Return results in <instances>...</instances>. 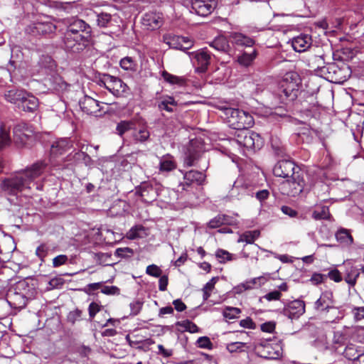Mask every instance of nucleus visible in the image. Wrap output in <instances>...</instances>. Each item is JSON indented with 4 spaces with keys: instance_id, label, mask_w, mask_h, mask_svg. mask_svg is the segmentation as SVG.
Returning a JSON list of instances; mask_svg holds the SVG:
<instances>
[{
    "instance_id": "obj_26",
    "label": "nucleus",
    "mask_w": 364,
    "mask_h": 364,
    "mask_svg": "<svg viewBox=\"0 0 364 364\" xmlns=\"http://www.w3.org/2000/svg\"><path fill=\"white\" fill-rule=\"evenodd\" d=\"M4 96L8 102L20 106V103L23 99V96H26V92L21 90L13 89L7 91Z\"/></svg>"
},
{
    "instance_id": "obj_40",
    "label": "nucleus",
    "mask_w": 364,
    "mask_h": 364,
    "mask_svg": "<svg viewBox=\"0 0 364 364\" xmlns=\"http://www.w3.org/2000/svg\"><path fill=\"white\" fill-rule=\"evenodd\" d=\"M162 77L165 81L171 85H183L186 82L185 78L168 73L166 71L162 73Z\"/></svg>"
},
{
    "instance_id": "obj_12",
    "label": "nucleus",
    "mask_w": 364,
    "mask_h": 364,
    "mask_svg": "<svg viewBox=\"0 0 364 364\" xmlns=\"http://www.w3.org/2000/svg\"><path fill=\"white\" fill-rule=\"evenodd\" d=\"M82 111L87 114H96L101 110L100 102L89 96H85L79 102Z\"/></svg>"
},
{
    "instance_id": "obj_5",
    "label": "nucleus",
    "mask_w": 364,
    "mask_h": 364,
    "mask_svg": "<svg viewBox=\"0 0 364 364\" xmlns=\"http://www.w3.org/2000/svg\"><path fill=\"white\" fill-rule=\"evenodd\" d=\"M235 141L247 149H259L263 145L260 135L248 129H240L236 135Z\"/></svg>"
},
{
    "instance_id": "obj_9",
    "label": "nucleus",
    "mask_w": 364,
    "mask_h": 364,
    "mask_svg": "<svg viewBox=\"0 0 364 364\" xmlns=\"http://www.w3.org/2000/svg\"><path fill=\"white\" fill-rule=\"evenodd\" d=\"M89 39L90 35H88V33L85 35L65 33L64 43L67 49L73 52H79L86 47Z\"/></svg>"
},
{
    "instance_id": "obj_4",
    "label": "nucleus",
    "mask_w": 364,
    "mask_h": 364,
    "mask_svg": "<svg viewBox=\"0 0 364 364\" xmlns=\"http://www.w3.org/2000/svg\"><path fill=\"white\" fill-rule=\"evenodd\" d=\"M297 77L296 73H287L283 81L281 82L277 92V95L282 102L287 100L292 101L297 97L298 84L296 82H289V80H294Z\"/></svg>"
},
{
    "instance_id": "obj_37",
    "label": "nucleus",
    "mask_w": 364,
    "mask_h": 364,
    "mask_svg": "<svg viewBox=\"0 0 364 364\" xmlns=\"http://www.w3.org/2000/svg\"><path fill=\"white\" fill-rule=\"evenodd\" d=\"M145 234L144 226L139 225L132 227L127 233V237L129 240H135L143 237Z\"/></svg>"
},
{
    "instance_id": "obj_58",
    "label": "nucleus",
    "mask_w": 364,
    "mask_h": 364,
    "mask_svg": "<svg viewBox=\"0 0 364 364\" xmlns=\"http://www.w3.org/2000/svg\"><path fill=\"white\" fill-rule=\"evenodd\" d=\"M215 256L220 259V262H225V261H230L231 254L226 250L219 249L216 251Z\"/></svg>"
},
{
    "instance_id": "obj_3",
    "label": "nucleus",
    "mask_w": 364,
    "mask_h": 364,
    "mask_svg": "<svg viewBox=\"0 0 364 364\" xmlns=\"http://www.w3.org/2000/svg\"><path fill=\"white\" fill-rule=\"evenodd\" d=\"M314 309L321 313H330L333 317H328L327 322L334 323L343 317L340 309L333 306V295L330 291L323 292L314 303Z\"/></svg>"
},
{
    "instance_id": "obj_63",
    "label": "nucleus",
    "mask_w": 364,
    "mask_h": 364,
    "mask_svg": "<svg viewBox=\"0 0 364 364\" xmlns=\"http://www.w3.org/2000/svg\"><path fill=\"white\" fill-rule=\"evenodd\" d=\"M326 277H329L331 280L334 281L335 282H340L343 280V277L341 272L336 269L329 271L326 275Z\"/></svg>"
},
{
    "instance_id": "obj_6",
    "label": "nucleus",
    "mask_w": 364,
    "mask_h": 364,
    "mask_svg": "<svg viewBox=\"0 0 364 364\" xmlns=\"http://www.w3.org/2000/svg\"><path fill=\"white\" fill-rule=\"evenodd\" d=\"M14 141L19 147L31 146L34 141V133L31 127L26 123H19L14 129Z\"/></svg>"
},
{
    "instance_id": "obj_54",
    "label": "nucleus",
    "mask_w": 364,
    "mask_h": 364,
    "mask_svg": "<svg viewBox=\"0 0 364 364\" xmlns=\"http://www.w3.org/2000/svg\"><path fill=\"white\" fill-rule=\"evenodd\" d=\"M199 158V153L198 151H192L191 149L189 148L188 150L187 156L185 159V164L188 166H192L194 165V162Z\"/></svg>"
},
{
    "instance_id": "obj_19",
    "label": "nucleus",
    "mask_w": 364,
    "mask_h": 364,
    "mask_svg": "<svg viewBox=\"0 0 364 364\" xmlns=\"http://www.w3.org/2000/svg\"><path fill=\"white\" fill-rule=\"evenodd\" d=\"M344 267V280L350 287H353L356 284L357 279L359 277L360 271L350 263L345 264Z\"/></svg>"
},
{
    "instance_id": "obj_22",
    "label": "nucleus",
    "mask_w": 364,
    "mask_h": 364,
    "mask_svg": "<svg viewBox=\"0 0 364 364\" xmlns=\"http://www.w3.org/2000/svg\"><path fill=\"white\" fill-rule=\"evenodd\" d=\"M56 26L51 22H38L33 25V33L38 35H47L54 33Z\"/></svg>"
},
{
    "instance_id": "obj_24",
    "label": "nucleus",
    "mask_w": 364,
    "mask_h": 364,
    "mask_svg": "<svg viewBox=\"0 0 364 364\" xmlns=\"http://www.w3.org/2000/svg\"><path fill=\"white\" fill-rule=\"evenodd\" d=\"M38 106V99L26 92V96H23V99L21 100L19 107L24 111L33 112L37 109Z\"/></svg>"
},
{
    "instance_id": "obj_31",
    "label": "nucleus",
    "mask_w": 364,
    "mask_h": 364,
    "mask_svg": "<svg viewBox=\"0 0 364 364\" xmlns=\"http://www.w3.org/2000/svg\"><path fill=\"white\" fill-rule=\"evenodd\" d=\"M9 298L13 300L14 304L17 307H23L26 305V296L14 290H10L9 293Z\"/></svg>"
},
{
    "instance_id": "obj_11",
    "label": "nucleus",
    "mask_w": 364,
    "mask_h": 364,
    "mask_svg": "<svg viewBox=\"0 0 364 364\" xmlns=\"http://www.w3.org/2000/svg\"><path fill=\"white\" fill-rule=\"evenodd\" d=\"M194 60L196 65V71L204 73L207 70L210 63V53L206 48L198 50L194 55Z\"/></svg>"
},
{
    "instance_id": "obj_43",
    "label": "nucleus",
    "mask_w": 364,
    "mask_h": 364,
    "mask_svg": "<svg viewBox=\"0 0 364 364\" xmlns=\"http://www.w3.org/2000/svg\"><path fill=\"white\" fill-rule=\"evenodd\" d=\"M229 221V217L225 215H218L213 218L208 223V227L210 228H217L224 224H228Z\"/></svg>"
},
{
    "instance_id": "obj_36",
    "label": "nucleus",
    "mask_w": 364,
    "mask_h": 364,
    "mask_svg": "<svg viewBox=\"0 0 364 364\" xmlns=\"http://www.w3.org/2000/svg\"><path fill=\"white\" fill-rule=\"evenodd\" d=\"M10 143L9 129L2 124L0 125V150L9 146Z\"/></svg>"
},
{
    "instance_id": "obj_35",
    "label": "nucleus",
    "mask_w": 364,
    "mask_h": 364,
    "mask_svg": "<svg viewBox=\"0 0 364 364\" xmlns=\"http://www.w3.org/2000/svg\"><path fill=\"white\" fill-rule=\"evenodd\" d=\"M176 168L175 161L170 157H163L160 160L159 171L161 172H168Z\"/></svg>"
},
{
    "instance_id": "obj_38",
    "label": "nucleus",
    "mask_w": 364,
    "mask_h": 364,
    "mask_svg": "<svg viewBox=\"0 0 364 364\" xmlns=\"http://www.w3.org/2000/svg\"><path fill=\"white\" fill-rule=\"evenodd\" d=\"M331 214L327 206H319L312 213V218L315 220L329 219Z\"/></svg>"
},
{
    "instance_id": "obj_56",
    "label": "nucleus",
    "mask_w": 364,
    "mask_h": 364,
    "mask_svg": "<svg viewBox=\"0 0 364 364\" xmlns=\"http://www.w3.org/2000/svg\"><path fill=\"white\" fill-rule=\"evenodd\" d=\"M146 273L154 277H159L162 274V270L156 264L147 266Z\"/></svg>"
},
{
    "instance_id": "obj_60",
    "label": "nucleus",
    "mask_w": 364,
    "mask_h": 364,
    "mask_svg": "<svg viewBox=\"0 0 364 364\" xmlns=\"http://www.w3.org/2000/svg\"><path fill=\"white\" fill-rule=\"evenodd\" d=\"M68 260V257L65 255H60L53 259V267H58L65 264Z\"/></svg>"
},
{
    "instance_id": "obj_21",
    "label": "nucleus",
    "mask_w": 364,
    "mask_h": 364,
    "mask_svg": "<svg viewBox=\"0 0 364 364\" xmlns=\"http://www.w3.org/2000/svg\"><path fill=\"white\" fill-rule=\"evenodd\" d=\"M191 9L196 14L202 16H208L213 10V7L211 4L205 3L202 0L192 1Z\"/></svg>"
},
{
    "instance_id": "obj_2",
    "label": "nucleus",
    "mask_w": 364,
    "mask_h": 364,
    "mask_svg": "<svg viewBox=\"0 0 364 364\" xmlns=\"http://www.w3.org/2000/svg\"><path fill=\"white\" fill-rule=\"evenodd\" d=\"M223 111L229 126L232 129H245L254 124L252 116L245 111L232 107H225Z\"/></svg>"
},
{
    "instance_id": "obj_23",
    "label": "nucleus",
    "mask_w": 364,
    "mask_h": 364,
    "mask_svg": "<svg viewBox=\"0 0 364 364\" xmlns=\"http://www.w3.org/2000/svg\"><path fill=\"white\" fill-rule=\"evenodd\" d=\"M260 247L256 244L245 245L240 253L241 257L244 258H250L255 263L258 261V255Z\"/></svg>"
},
{
    "instance_id": "obj_30",
    "label": "nucleus",
    "mask_w": 364,
    "mask_h": 364,
    "mask_svg": "<svg viewBox=\"0 0 364 364\" xmlns=\"http://www.w3.org/2000/svg\"><path fill=\"white\" fill-rule=\"evenodd\" d=\"M50 86L57 91H64L68 89L69 85L58 75L52 76L49 79Z\"/></svg>"
},
{
    "instance_id": "obj_1",
    "label": "nucleus",
    "mask_w": 364,
    "mask_h": 364,
    "mask_svg": "<svg viewBox=\"0 0 364 364\" xmlns=\"http://www.w3.org/2000/svg\"><path fill=\"white\" fill-rule=\"evenodd\" d=\"M46 165L43 161H38L30 167L5 178L1 183L2 191L9 195L16 196L31 189V184L43 173Z\"/></svg>"
},
{
    "instance_id": "obj_59",
    "label": "nucleus",
    "mask_w": 364,
    "mask_h": 364,
    "mask_svg": "<svg viewBox=\"0 0 364 364\" xmlns=\"http://www.w3.org/2000/svg\"><path fill=\"white\" fill-rule=\"evenodd\" d=\"M82 314V311L77 309L70 311L68 316V321L74 323L75 321H80L81 319Z\"/></svg>"
},
{
    "instance_id": "obj_42",
    "label": "nucleus",
    "mask_w": 364,
    "mask_h": 364,
    "mask_svg": "<svg viewBox=\"0 0 364 364\" xmlns=\"http://www.w3.org/2000/svg\"><path fill=\"white\" fill-rule=\"evenodd\" d=\"M176 326L182 328L183 331H188L192 333L200 331L199 328L193 322L189 320L178 321L176 323Z\"/></svg>"
},
{
    "instance_id": "obj_32",
    "label": "nucleus",
    "mask_w": 364,
    "mask_h": 364,
    "mask_svg": "<svg viewBox=\"0 0 364 364\" xmlns=\"http://www.w3.org/2000/svg\"><path fill=\"white\" fill-rule=\"evenodd\" d=\"M114 90H113L112 94L115 97H124L129 92V87L121 79L118 77V80L116 81Z\"/></svg>"
},
{
    "instance_id": "obj_47",
    "label": "nucleus",
    "mask_w": 364,
    "mask_h": 364,
    "mask_svg": "<svg viewBox=\"0 0 364 364\" xmlns=\"http://www.w3.org/2000/svg\"><path fill=\"white\" fill-rule=\"evenodd\" d=\"M118 77L110 75L109 74L104 75V87L108 90L111 93L114 90V85Z\"/></svg>"
},
{
    "instance_id": "obj_34",
    "label": "nucleus",
    "mask_w": 364,
    "mask_h": 364,
    "mask_svg": "<svg viewBox=\"0 0 364 364\" xmlns=\"http://www.w3.org/2000/svg\"><path fill=\"white\" fill-rule=\"evenodd\" d=\"M257 55V52L253 50L252 53H243L237 58V62L240 65L244 67H248L252 65Z\"/></svg>"
},
{
    "instance_id": "obj_16",
    "label": "nucleus",
    "mask_w": 364,
    "mask_h": 364,
    "mask_svg": "<svg viewBox=\"0 0 364 364\" xmlns=\"http://www.w3.org/2000/svg\"><path fill=\"white\" fill-rule=\"evenodd\" d=\"M73 147L72 141L68 139H60L53 142L50 147V154L54 157L60 156Z\"/></svg>"
},
{
    "instance_id": "obj_53",
    "label": "nucleus",
    "mask_w": 364,
    "mask_h": 364,
    "mask_svg": "<svg viewBox=\"0 0 364 364\" xmlns=\"http://www.w3.org/2000/svg\"><path fill=\"white\" fill-rule=\"evenodd\" d=\"M241 311L235 307H227L223 311V316L225 318L233 319L237 318Z\"/></svg>"
},
{
    "instance_id": "obj_13",
    "label": "nucleus",
    "mask_w": 364,
    "mask_h": 364,
    "mask_svg": "<svg viewBox=\"0 0 364 364\" xmlns=\"http://www.w3.org/2000/svg\"><path fill=\"white\" fill-rule=\"evenodd\" d=\"M312 45V38L308 34H300L291 40V46L296 52L307 50Z\"/></svg>"
},
{
    "instance_id": "obj_49",
    "label": "nucleus",
    "mask_w": 364,
    "mask_h": 364,
    "mask_svg": "<svg viewBox=\"0 0 364 364\" xmlns=\"http://www.w3.org/2000/svg\"><path fill=\"white\" fill-rule=\"evenodd\" d=\"M218 280V277H213L208 283L205 284V285L203 288V299L205 300L208 299L210 297V292L214 289L215 284Z\"/></svg>"
},
{
    "instance_id": "obj_20",
    "label": "nucleus",
    "mask_w": 364,
    "mask_h": 364,
    "mask_svg": "<svg viewBox=\"0 0 364 364\" xmlns=\"http://www.w3.org/2000/svg\"><path fill=\"white\" fill-rule=\"evenodd\" d=\"M205 175L201 171L191 170L186 172L183 176V182L181 183L183 189H185V186H191L193 183L201 184L205 180Z\"/></svg>"
},
{
    "instance_id": "obj_57",
    "label": "nucleus",
    "mask_w": 364,
    "mask_h": 364,
    "mask_svg": "<svg viewBox=\"0 0 364 364\" xmlns=\"http://www.w3.org/2000/svg\"><path fill=\"white\" fill-rule=\"evenodd\" d=\"M48 253V247L46 244H41L36 248V255L41 262L44 261V258L47 256Z\"/></svg>"
},
{
    "instance_id": "obj_52",
    "label": "nucleus",
    "mask_w": 364,
    "mask_h": 364,
    "mask_svg": "<svg viewBox=\"0 0 364 364\" xmlns=\"http://www.w3.org/2000/svg\"><path fill=\"white\" fill-rule=\"evenodd\" d=\"M97 25L100 26V27H107L108 26V23L111 21L112 20V16L111 14H107V13H100L99 14H97Z\"/></svg>"
},
{
    "instance_id": "obj_44",
    "label": "nucleus",
    "mask_w": 364,
    "mask_h": 364,
    "mask_svg": "<svg viewBox=\"0 0 364 364\" xmlns=\"http://www.w3.org/2000/svg\"><path fill=\"white\" fill-rule=\"evenodd\" d=\"M265 282V279L263 277L253 278L250 280L246 281L242 284L245 289H251L261 287Z\"/></svg>"
},
{
    "instance_id": "obj_15",
    "label": "nucleus",
    "mask_w": 364,
    "mask_h": 364,
    "mask_svg": "<svg viewBox=\"0 0 364 364\" xmlns=\"http://www.w3.org/2000/svg\"><path fill=\"white\" fill-rule=\"evenodd\" d=\"M255 349L257 353L264 358L275 359L279 355V353L278 351H274L272 348V345L267 341L257 343Z\"/></svg>"
},
{
    "instance_id": "obj_48",
    "label": "nucleus",
    "mask_w": 364,
    "mask_h": 364,
    "mask_svg": "<svg viewBox=\"0 0 364 364\" xmlns=\"http://www.w3.org/2000/svg\"><path fill=\"white\" fill-rule=\"evenodd\" d=\"M120 66L125 70H134L136 67V63L134 59L131 57L127 56L120 60Z\"/></svg>"
},
{
    "instance_id": "obj_50",
    "label": "nucleus",
    "mask_w": 364,
    "mask_h": 364,
    "mask_svg": "<svg viewBox=\"0 0 364 364\" xmlns=\"http://www.w3.org/2000/svg\"><path fill=\"white\" fill-rule=\"evenodd\" d=\"M176 104L174 99L171 97H168L161 101L158 105V107L160 110H166L168 112H173V109L169 105H175Z\"/></svg>"
},
{
    "instance_id": "obj_39",
    "label": "nucleus",
    "mask_w": 364,
    "mask_h": 364,
    "mask_svg": "<svg viewBox=\"0 0 364 364\" xmlns=\"http://www.w3.org/2000/svg\"><path fill=\"white\" fill-rule=\"evenodd\" d=\"M183 39L182 36H173L168 37H166V43L171 48H173L176 50H181L183 48Z\"/></svg>"
},
{
    "instance_id": "obj_41",
    "label": "nucleus",
    "mask_w": 364,
    "mask_h": 364,
    "mask_svg": "<svg viewBox=\"0 0 364 364\" xmlns=\"http://www.w3.org/2000/svg\"><path fill=\"white\" fill-rule=\"evenodd\" d=\"M337 241L342 244L350 245L353 239L351 235L346 230H340L336 233Z\"/></svg>"
},
{
    "instance_id": "obj_27",
    "label": "nucleus",
    "mask_w": 364,
    "mask_h": 364,
    "mask_svg": "<svg viewBox=\"0 0 364 364\" xmlns=\"http://www.w3.org/2000/svg\"><path fill=\"white\" fill-rule=\"evenodd\" d=\"M259 235L260 232L257 230L246 231L240 235L237 242H245L247 245L255 244V241L259 238Z\"/></svg>"
},
{
    "instance_id": "obj_8",
    "label": "nucleus",
    "mask_w": 364,
    "mask_h": 364,
    "mask_svg": "<svg viewBox=\"0 0 364 364\" xmlns=\"http://www.w3.org/2000/svg\"><path fill=\"white\" fill-rule=\"evenodd\" d=\"M301 173L299 167L290 160L278 161L273 168V173L276 177L289 178Z\"/></svg>"
},
{
    "instance_id": "obj_7",
    "label": "nucleus",
    "mask_w": 364,
    "mask_h": 364,
    "mask_svg": "<svg viewBox=\"0 0 364 364\" xmlns=\"http://www.w3.org/2000/svg\"><path fill=\"white\" fill-rule=\"evenodd\" d=\"M304 185V178L301 176V173H300L282 182L280 186V190L283 195L295 197L303 191Z\"/></svg>"
},
{
    "instance_id": "obj_46",
    "label": "nucleus",
    "mask_w": 364,
    "mask_h": 364,
    "mask_svg": "<svg viewBox=\"0 0 364 364\" xmlns=\"http://www.w3.org/2000/svg\"><path fill=\"white\" fill-rule=\"evenodd\" d=\"M14 291L21 293L27 296L30 291V287L26 280H21L18 282L14 287Z\"/></svg>"
},
{
    "instance_id": "obj_62",
    "label": "nucleus",
    "mask_w": 364,
    "mask_h": 364,
    "mask_svg": "<svg viewBox=\"0 0 364 364\" xmlns=\"http://www.w3.org/2000/svg\"><path fill=\"white\" fill-rule=\"evenodd\" d=\"M49 289H59L64 284V279L61 277H54L49 282Z\"/></svg>"
},
{
    "instance_id": "obj_33",
    "label": "nucleus",
    "mask_w": 364,
    "mask_h": 364,
    "mask_svg": "<svg viewBox=\"0 0 364 364\" xmlns=\"http://www.w3.org/2000/svg\"><path fill=\"white\" fill-rule=\"evenodd\" d=\"M291 117L288 112L282 107L277 108L269 116L270 120L290 121Z\"/></svg>"
},
{
    "instance_id": "obj_17",
    "label": "nucleus",
    "mask_w": 364,
    "mask_h": 364,
    "mask_svg": "<svg viewBox=\"0 0 364 364\" xmlns=\"http://www.w3.org/2000/svg\"><path fill=\"white\" fill-rule=\"evenodd\" d=\"M137 193H139L142 200L145 203H151L156 199L157 191L151 184L143 183L140 185Z\"/></svg>"
},
{
    "instance_id": "obj_45",
    "label": "nucleus",
    "mask_w": 364,
    "mask_h": 364,
    "mask_svg": "<svg viewBox=\"0 0 364 364\" xmlns=\"http://www.w3.org/2000/svg\"><path fill=\"white\" fill-rule=\"evenodd\" d=\"M134 125L132 121H122L117 125V132L119 136H122L125 132L131 130Z\"/></svg>"
},
{
    "instance_id": "obj_10",
    "label": "nucleus",
    "mask_w": 364,
    "mask_h": 364,
    "mask_svg": "<svg viewBox=\"0 0 364 364\" xmlns=\"http://www.w3.org/2000/svg\"><path fill=\"white\" fill-rule=\"evenodd\" d=\"M305 312V304L301 300H294L283 309V314L291 319H296Z\"/></svg>"
},
{
    "instance_id": "obj_64",
    "label": "nucleus",
    "mask_w": 364,
    "mask_h": 364,
    "mask_svg": "<svg viewBox=\"0 0 364 364\" xmlns=\"http://www.w3.org/2000/svg\"><path fill=\"white\" fill-rule=\"evenodd\" d=\"M40 63L45 68H53L55 66V63L53 59L48 55H43L40 60Z\"/></svg>"
},
{
    "instance_id": "obj_55",
    "label": "nucleus",
    "mask_w": 364,
    "mask_h": 364,
    "mask_svg": "<svg viewBox=\"0 0 364 364\" xmlns=\"http://www.w3.org/2000/svg\"><path fill=\"white\" fill-rule=\"evenodd\" d=\"M196 343L198 345V347L200 348H205V349H212L213 348V343L210 341V338L207 336H201L198 338Z\"/></svg>"
},
{
    "instance_id": "obj_14",
    "label": "nucleus",
    "mask_w": 364,
    "mask_h": 364,
    "mask_svg": "<svg viewBox=\"0 0 364 364\" xmlns=\"http://www.w3.org/2000/svg\"><path fill=\"white\" fill-rule=\"evenodd\" d=\"M142 23L148 29L159 28L163 24L162 14L156 12H149L144 14Z\"/></svg>"
},
{
    "instance_id": "obj_61",
    "label": "nucleus",
    "mask_w": 364,
    "mask_h": 364,
    "mask_svg": "<svg viewBox=\"0 0 364 364\" xmlns=\"http://www.w3.org/2000/svg\"><path fill=\"white\" fill-rule=\"evenodd\" d=\"M326 70L329 74H333L331 76L332 80L334 78L335 80H338V73L341 71L339 68L336 63H331L328 65Z\"/></svg>"
},
{
    "instance_id": "obj_28",
    "label": "nucleus",
    "mask_w": 364,
    "mask_h": 364,
    "mask_svg": "<svg viewBox=\"0 0 364 364\" xmlns=\"http://www.w3.org/2000/svg\"><path fill=\"white\" fill-rule=\"evenodd\" d=\"M232 42L238 46L251 47L254 45L253 39L240 33H235L231 36Z\"/></svg>"
},
{
    "instance_id": "obj_51",
    "label": "nucleus",
    "mask_w": 364,
    "mask_h": 364,
    "mask_svg": "<svg viewBox=\"0 0 364 364\" xmlns=\"http://www.w3.org/2000/svg\"><path fill=\"white\" fill-rule=\"evenodd\" d=\"M247 347V343L243 342H232L228 343L226 346V349L231 353L236 352H242L244 348Z\"/></svg>"
},
{
    "instance_id": "obj_29",
    "label": "nucleus",
    "mask_w": 364,
    "mask_h": 364,
    "mask_svg": "<svg viewBox=\"0 0 364 364\" xmlns=\"http://www.w3.org/2000/svg\"><path fill=\"white\" fill-rule=\"evenodd\" d=\"M132 137L136 143H144L149 140L150 132L147 128L141 127L133 131Z\"/></svg>"
},
{
    "instance_id": "obj_18",
    "label": "nucleus",
    "mask_w": 364,
    "mask_h": 364,
    "mask_svg": "<svg viewBox=\"0 0 364 364\" xmlns=\"http://www.w3.org/2000/svg\"><path fill=\"white\" fill-rule=\"evenodd\" d=\"M87 33L90 36L91 29L89 25L84 21L77 19L70 25L65 33L85 35Z\"/></svg>"
},
{
    "instance_id": "obj_25",
    "label": "nucleus",
    "mask_w": 364,
    "mask_h": 364,
    "mask_svg": "<svg viewBox=\"0 0 364 364\" xmlns=\"http://www.w3.org/2000/svg\"><path fill=\"white\" fill-rule=\"evenodd\" d=\"M210 46L215 50L225 53H229L230 51V46L228 41L224 36H218L215 38L210 43Z\"/></svg>"
}]
</instances>
